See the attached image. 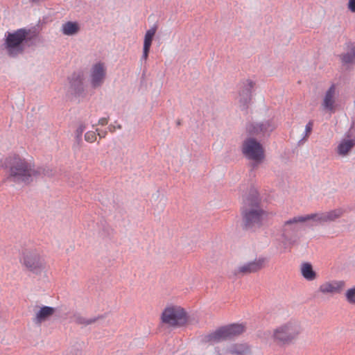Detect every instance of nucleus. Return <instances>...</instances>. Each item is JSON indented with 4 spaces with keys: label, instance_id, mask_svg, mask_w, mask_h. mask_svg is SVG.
Wrapping results in <instances>:
<instances>
[{
    "label": "nucleus",
    "instance_id": "6",
    "mask_svg": "<svg viewBox=\"0 0 355 355\" xmlns=\"http://www.w3.org/2000/svg\"><path fill=\"white\" fill-rule=\"evenodd\" d=\"M245 330V328L244 325L241 324H232L221 327L206 335L203 338V342L214 345L239 336L244 332Z\"/></svg>",
    "mask_w": 355,
    "mask_h": 355
},
{
    "label": "nucleus",
    "instance_id": "26",
    "mask_svg": "<svg viewBox=\"0 0 355 355\" xmlns=\"http://www.w3.org/2000/svg\"><path fill=\"white\" fill-rule=\"evenodd\" d=\"M345 297L348 304L355 305V286L346 290Z\"/></svg>",
    "mask_w": 355,
    "mask_h": 355
},
{
    "label": "nucleus",
    "instance_id": "23",
    "mask_svg": "<svg viewBox=\"0 0 355 355\" xmlns=\"http://www.w3.org/2000/svg\"><path fill=\"white\" fill-rule=\"evenodd\" d=\"M302 218L304 219V222L312 220L318 224L327 223L324 212L307 214L306 216H302Z\"/></svg>",
    "mask_w": 355,
    "mask_h": 355
},
{
    "label": "nucleus",
    "instance_id": "3",
    "mask_svg": "<svg viewBox=\"0 0 355 355\" xmlns=\"http://www.w3.org/2000/svg\"><path fill=\"white\" fill-rule=\"evenodd\" d=\"M19 261L26 270L35 275L41 274L46 268V261L42 252L33 246L24 248L21 250Z\"/></svg>",
    "mask_w": 355,
    "mask_h": 355
},
{
    "label": "nucleus",
    "instance_id": "30",
    "mask_svg": "<svg viewBox=\"0 0 355 355\" xmlns=\"http://www.w3.org/2000/svg\"><path fill=\"white\" fill-rule=\"evenodd\" d=\"M85 139L89 143H93L96 140V132L94 131H88L85 135Z\"/></svg>",
    "mask_w": 355,
    "mask_h": 355
},
{
    "label": "nucleus",
    "instance_id": "28",
    "mask_svg": "<svg viewBox=\"0 0 355 355\" xmlns=\"http://www.w3.org/2000/svg\"><path fill=\"white\" fill-rule=\"evenodd\" d=\"M85 128L86 127L84 124H80L76 130V139L78 143L82 141V135L85 130Z\"/></svg>",
    "mask_w": 355,
    "mask_h": 355
},
{
    "label": "nucleus",
    "instance_id": "32",
    "mask_svg": "<svg viewBox=\"0 0 355 355\" xmlns=\"http://www.w3.org/2000/svg\"><path fill=\"white\" fill-rule=\"evenodd\" d=\"M150 48H149V47L144 46V48H143V55H142V58L143 59L146 60L148 58V53H149V51H150Z\"/></svg>",
    "mask_w": 355,
    "mask_h": 355
},
{
    "label": "nucleus",
    "instance_id": "29",
    "mask_svg": "<svg viewBox=\"0 0 355 355\" xmlns=\"http://www.w3.org/2000/svg\"><path fill=\"white\" fill-rule=\"evenodd\" d=\"M313 126V121H309L305 126V131L302 139L306 140L311 135Z\"/></svg>",
    "mask_w": 355,
    "mask_h": 355
},
{
    "label": "nucleus",
    "instance_id": "22",
    "mask_svg": "<svg viewBox=\"0 0 355 355\" xmlns=\"http://www.w3.org/2000/svg\"><path fill=\"white\" fill-rule=\"evenodd\" d=\"M157 26L155 24L146 32L144 40V46L150 48L153 37L157 32Z\"/></svg>",
    "mask_w": 355,
    "mask_h": 355
},
{
    "label": "nucleus",
    "instance_id": "12",
    "mask_svg": "<svg viewBox=\"0 0 355 355\" xmlns=\"http://www.w3.org/2000/svg\"><path fill=\"white\" fill-rule=\"evenodd\" d=\"M266 259L264 257H259L252 261L245 263L233 270V275L241 277L259 271L265 267Z\"/></svg>",
    "mask_w": 355,
    "mask_h": 355
},
{
    "label": "nucleus",
    "instance_id": "1",
    "mask_svg": "<svg viewBox=\"0 0 355 355\" xmlns=\"http://www.w3.org/2000/svg\"><path fill=\"white\" fill-rule=\"evenodd\" d=\"M7 180L16 184L28 185L42 174V168L37 166L32 159L13 154L6 159Z\"/></svg>",
    "mask_w": 355,
    "mask_h": 355
},
{
    "label": "nucleus",
    "instance_id": "5",
    "mask_svg": "<svg viewBox=\"0 0 355 355\" xmlns=\"http://www.w3.org/2000/svg\"><path fill=\"white\" fill-rule=\"evenodd\" d=\"M163 323L171 327H181L189 321V315L186 310L179 305H167L161 314Z\"/></svg>",
    "mask_w": 355,
    "mask_h": 355
},
{
    "label": "nucleus",
    "instance_id": "34",
    "mask_svg": "<svg viewBox=\"0 0 355 355\" xmlns=\"http://www.w3.org/2000/svg\"><path fill=\"white\" fill-rule=\"evenodd\" d=\"M254 193H256V195L253 197V198H252V199L247 198V199L245 200V202L247 200H249L250 202H251V203H252V202H253V201H254V200H256V199H257V200H259V199H258V196H257V191H254Z\"/></svg>",
    "mask_w": 355,
    "mask_h": 355
},
{
    "label": "nucleus",
    "instance_id": "31",
    "mask_svg": "<svg viewBox=\"0 0 355 355\" xmlns=\"http://www.w3.org/2000/svg\"><path fill=\"white\" fill-rule=\"evenodd\" d=\"M347 9L353 13H355V0H349L347 3Z\"/></svg>",
    "mask_w": 355,
    "mask_h": 355
},
{
    "label": "nucleus",
    "instance_id": "9",
    "mask_svg": "<svg viewBox=\"0 0 355 355\" xmlns=\"http://www.w3.org/2000/svg\"><path fill=\"white\" fill-rule=\"evenodd\" d=\"M304 219L302 216H295L284 222L282 228L281 239L284 248L293 245L295 241L292 238V235L298 230L297 223H304Z\"/></svg>",
    "mask_w": 355,
    "mask_h": 355
},
{
    "label": "nucleus",
    "instance_id": "19",
    "mask_svg": "<svg viewBox=\"0 0 355 355\" xmlns=\"http://www.w3.org/2000/svg\"><path fill=\"white\" fill-rule=\"evenodd\" d=\"M227 352L236 355H250L251 349L246 343H237L230 347Z\"/></svg>",
    "mask_w": 355,
    "mask_h": 355
},
{
    "label": "nucleus",
    "instance_id": "15",
    "mask_svg": "<svg viewBox=\"0 0 355 355\" xmlns=\"http://www.w3.org/2000/svg\"><path fill=\"white\" fill-rule=\"evenodd\" d=\"M355 147V136L346 134L338 143L335 152L340 157L349 156Z\"/></svg>",
    "mask_w": 355,
    "mask_h": 355
},
{
    "label": "nucleus",
    "instance_id": "20",
    "mask_svg": "<svg viewBox=\"0 0 355 355\" xmlns=\"http://www.w3.org/2000/svg\"><path fill=\"white\" fill-rule=\"evenodd\" d=\"M62 33L64 35H74L80 31V26L76 21H67L62 26Z\"/></svg>",
    "mask_w": 355,
    "mask_h": 355
},
{
    "label": "nucleus",
    "instance_id": "17",
    "mask_svg": "<svg viewBox=\"0 0 355 355\" xmlns=\"http://www.w3.org/2000/svg\"><path fill=\"white\" fill-rule=\"evenodd\" d=\"M55 309L51 306H43L35 312L33 322L40 325L49 320L55 313Z\"/></svg>",
    "mask_w": 355,
    "mask_h": 355
},
{
    "label": "nucleus",
    "instance_id": "14",
    "mask_svg": "<svg viewBox=\"0 0 355 355\" xmlns=\"http://www.w3.org/2000/svg\"><path fill=\"white\" fill-rule=\"evenodd\" d=\"M338 96V92L336 86L333 84L325 92L322 103V108L330 113H334L336 107V99Z\"/></svg>",
    "mask_w": 355,
    "mask_h": 355
},
{
    "label": "nucleus",
    "instance_id": "11",
    "mask_svg": "<svg viewBox=\"0 0 355 355\" xmlns=\"http://www.w3.org/2000/svg\"><path fill=\"white\" fill-rule=\"evenodd\" d=\"M107 73L106 65L103 62L94 64L89 72V83L93 88L101 87L105 82Z\"/></svg>",
    "mask_w": 355,
    "mask_h": 355
},
{
    "label": "nucleus",
    "instance_id": "7",
    "mask_svg": "<svg viewBox=\"0 0 355 355\" xmlns=\"http://www.w3.org/2000/svg\"><path fill=\"white\" fill-rule=\"evenodd\" d=\"M242 216L245 227L250 228L256 225L259 226L266 216V212L260 208L257 199L252 203L247 200L242 211Z\"/></svg>",
    "mask_w": 355,
    "mask_h": 355
},
{
    "label": "nucleus",
    "instance_id": "13",
    "mask_svg": "<svg viewBox=\"0 0 355 355\" xmlns=\"http://www.w3.org/2000/svg\"><path fill=\"white\" fill-rule=\"evenodd\" d=\"M345 287V282L343 280H329L319 286L318 292L322 295H333L340 293Z\"/></svg>",
    "mask_w": 355,
    "mask_h": 355
},
{
    "label": "nucleus",
    "instance_id": "16",
    "mask_svg": "<svg viewBox=\"0 0 355 355\" xmlns=\"http://www.w3.org/2000/svg\"><path fill=\"white\" fill-rule=\"evenodd\" d=\"M275 128V125L267 121L263 123H250L247 126V132L251 136H264Z\"/></svg>",
    "mask_w": 355,
    "mask_h": 355
},
{
    "label": "nucleus",
    "instance_id": "10",
    "mask_svg": "<svg viewBox=\"0 0 355 355\" xmlns=\"http://www.w3.org/2000/svg\"><path fill=\"white\" fill-rule=\"evenodd\" d=\"M255 85V82L250 78L243 79L239 83L237 99L241 107L245 108L250 103Z\"/></svg>",
    "mask_w": 355,
    "mask_h": 355
},
{
    "label": "nucleus",
    "instance_id": "4",
    "mask_svg": "<svg viewBox=\"0 0 355 355\" xmlns=\"http://www.w3.org/2000/svg\"><path fill=\"white\" fill-rule=\"evenodd\" d=\"M31 30L27 28H19L12 33H6L3 49L7 55L10 57H17L23 53L25 43L30 37Z\"/></svg>",
    "mask_w": 355,
    "mask_h": 355
},
{
    "label": "nucleus",
    "instance_id": "25",
    "mask_svg": "<svg viewBox=\"0 0 355 355\" xmlns=\"http://www.w3.org/2000/svg\"><path fill=\"white\" fill-rule=\"evenodd\" d=\"M73 319L76 324L85 326L93 324L97 320L96 318H86L79 314L74 315Z\"/></svg>",
    "mask_w": 355,
    "mask_h": 355
},
{
    "label": "nucleus",
    "instance_id": "21",
    "mask_svg": "<svg viewBox=\"0 0 355 355\" xmlns=\"http://www.w3.org/2000/svg\"><path fill=\"white\" fill-rule=\"evenodd\" d=\"M341 62L343 64H354L355 63V43L352 44L347 53L340 55Z\"/></svg>",
    "mask_w": 355,
    "mask_h": 355
},
{
    "label": "nucleus",
    "instance_id": "33",
    "mask_svg": "<svg viewBox=\"0 0 355 355\" xmlns=\"http://www.w3.org/2000/svg\"><path fill=\"white\" fill-rule=\"evenodd\" d=\"M108 119L107 118H101L98 120V124L101 125H105L107 124Z\"/></svg>",
    "mask_w": 355,
    "mask_h": 355
},
{
    "label": "nucleus",
    "instance_id": "8",
    "mask_svg": "<svg viewBox=\"0 0 355 355\" xmlns=\"http://www.w3.org/2000/svg\"><path fill=\"white\" fill-rule=\"evenodd\" d=\"M242 153L247 159L254 161L256 164L262 162L265 158L262 145L253 138H248L243 141Z\"/></svg>",
    "mask_w": 355,
    "mask_h": 355
},
{
    "label": "nucleus",
    "instance_id": "24",
    "mask_svg": "<svg viewBox=\"0 0 355 355\" xmlns=\"http://www.w3.org/2000/svg\"><path fill=\"white\" fill-rule=\"evenodd\" d=\"M344 213L343 209L338 208L324 212L327 223L332 222L340 218Z\"/></svg>",
    "mask_w": 355,
    "mask_h": 355
},
{
    "label": "nucleus",
    "instance_id": "2",
    "mask_svg": "<svg viewBox=\"0 0 355 355\" xmlns=\"http://www.w3.org/2000/svg\"><path fill=\"white\" fill-rule=\"evenodd\" d=\"M301 322L295 319L279 325L272 331L271 338L274 343L279 345H288L293 343L302 333Z\"/></svg>",
    "mask_w": 355,
    "mask_h": 355
},
{
    "label": "nucleus",
    "instance_id": "18",
    "mask_svg": "<svg viewBox=\"0 0 355 355\" xmlns=\"http://www.w3.org/2000/svg\"><path fill=\"white\" fill-rule=\"evenodd\" d=\"M300 273L303 278L308 282H313L318 277L316 272L313 270L312 265L309 262H304L301 264Z\"/></svg>",
    "mask_w": 355,
    "mask_h": 355
},
{
    "label": "nucleus",
    "instance_id": "35",
    "mask_svg": "<svg viewBox=\"0 0 355 355\" xmlns=\"http://www.w3.org/2000/svg\"><path fill=\"white\" fill-rule=\"evenodd\" d=\"M96 131L98 132V135L102 138V137H105V135H106V132H98V130H96Z\"/></svg>",
    "mask_w": 355,
    "mask_h": 355
},
{
    "label": "nucleus",
    "instance_id": "27",
    "mask_svg": "<svg viewBox=\"0 0 355 355\" xmlns=\"http://www.w3.org/2000/svg\"><path fill=\"white\" fill-rule=\"evenodd\" d=\"M71 87L75 90L80 89L83 85V79L80 75L73 74L71 80H70Z\"/></svg>",
    "mask_w": 355,
    "mask_h": 355
}]
</instances>
